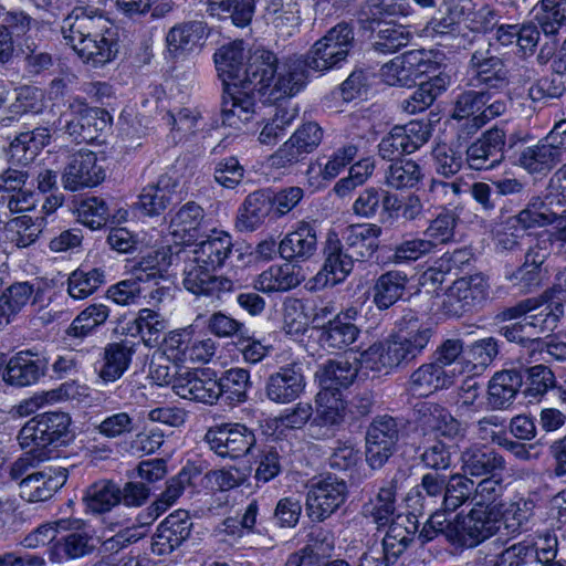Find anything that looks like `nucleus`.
Returning a JSON list of instances; mask_svg holds the SVG:
<instances>
[{
	"instance_id": "obj_1",
	"label": "nucleus",
	"mask_w": 566,
	"mask_h": 566,
	"mask_svg": "<svg viewBox=\"0 0 566 566\" xmlns=\"http://www.w3.org/2000/svg\"><path fill=\"white\" fill-rule=\"evenodd\" d=\"M96 0H76L77 4L63 20L64 40L84 61L103 65L117 53L114 32L103 11L94 7Z\"/></svg>"
},
{
	"instance_id": "obj_2",
	"label": "nucleus",
	"mask_w": 566,
	"mask_h": 566,
	"mask_svg": "<svg viewBox=\"0 0 566 566\" xmlns=\"http://www.w3.org/2000/svg\"><path fill=\"white\" fill-rule=\"evenodd\" d=\"M306 71L301 57L279 64L276 55L263 48L249 51L241 85L264 96V103H275L298 93L305 85Z\"/></svg>"
},
{
	"instance_id": "obj_3",
	"label": "nucleus",
	"mask_w": 566,
	"mask_h": 566,
	"mask_svg": "<svg viewBox=\"0 0 566 566\" xmlns=\"http://www.w3.org/2000/svg\"><path fill=\"white\" fill-rule=\"evenodd\" d=\"M232 247L230 234L223 231H212L206 240L196 244L192 258L184 270L185 289L195 295L218 300L232 292L234 283L230 279L210 273L224 265Z\"/></svg>"
},
{
	"instance_id": "obj_4",
	"label": "nucleus",
	"mask_w": 566,
	"mask_h": 566,
	"mask_svg": "<svg viewBox=\"0 0 566 566\" xmlns=\"http://www.w3.org/2000/svg\"><path fill=\"white\" fill-rule=\"evenodd\" d=\"M396 326L397 331L387 342L398 367L408 365L423 353L433 335V328L412 310L406 311Z\"/></svg>"
},
{
	"instance_id": "obj_5",
	"label": "nucleus",
	"mask_w": 566,
	"mask_h": 566,
	"mask_svg": "<svg viewBox=\"0 0 566 566\" xmlns=\"http://www.w3.org/2000/svg\"><path fill=\"white\" fill-rule=\"evenodd\" d=\"M355 44L354 28L347 22H339L329 29L324 36L317 40L307 52L304 70L311 69L317 72L338 67L346 61Z\"/></svg>"
},
{
	"instance_id": "obj_6",
	"label": "nucleus",
	"mask_w": 566,
	"mask_h": 566,
	"mask_svg": "<svg viewBox=\"0 0 566 566\" xmlns=\"http://www.w3.org/2000/svg\"><path fill=\"white\" fill-rule=\"evenodd\" d=\"M71 417L65 412H44L36 415L25 422L18 434L21 448H34L43 451L49 446L66 444L72 434L70 431Z\"/></svg>"
},
{
	"instance_id": "obj_7",
	"label": "nucleus",
	"mask_w": 566,
	"mask_h": 566,
	"mask_svg": "<svg viewBox=\"0 0 566 566\" xmlns=\"http://www.w3.org/2000/svg\"><path fill=\"white\" fill-rule=\"evenodd\" d=\"M501 527L495 509L473 507L467 515L458 514L447 525V539L460 546L474 547L493 536Z\"/></svg>"
},
{
	"instance_id": "obj_8",
	"label": "nucleus",
	"mask_w": 566,
	"mask_h": 566,
	"mask_svg": "<svg viewBox=\"0 0 566 566\" xmlns=\"http://www.w3.org/2000/svg\"><path fill=\"white\" fill-rule=\"evenodd\" d=\"M489 290L488 279L481 273L460 277L444 292L439 310L448 317H461L481 306Z\"/></svg>"
},
{
	"instance_id": "obj_9",
	"label": "nucleus",
	"mask_w": 566,
	"mask_h": 566,
	"mask_svg": "<svg viewBox=\"0 0 566 566\" xmlns=\"http://www.w3.org/2000/svg\"><path fill=\"white\" fill-rule=\"evenodd\" d=\"M171 264V255L168 250L161 249L143 256L134 262L136 279L146 284L149 305H158L172 298L174 282L168 276V268Z\"/></svg>"
},
{
	"instance_id": "obj_10",
	"label": "nucleus",
	"mask_w": 566,
	"mask_h": 566,
	"mask_svg": "<svg viewBox=\"0 0 566 566\" xmlns=\"http://www.w3.org/2000/svg\"><path fill=\"white\" fill-rule=\"evenodd\" d=\"M348 494L344 480L327 475L312 481L306 494L305 509L312 521L323 522L335 513Z\"/></svg>"
},
{
	"instance_id": "obj_11",
	"label": "nucleus",
	"mask_w": 566,
	"mask_h": 566,
	"mask_svg": "<svg viewBox=\"0 0 566 566\" xmlns=\"http://www.w3.org/2000/svg\"><path fill=\"white\" fill-rule=\"evenodd\" d=\"M399 424L388 415L377 416L366 433V461L371 469H380L394 454L399 440Z\"/></svg>"
},
{
	"instance_id": "obj_12",
	"label": "nucleus",
	"mask_w": 566,
	"mask_h": 566,
	"mask_svg": "<svg viewBox=\"0 0 566 566\" xmlns=\"http://www.w3.org/2000/svg\"><path fill=\"white\" fill-rule=\"evenodd\" d=\"M210 449L222 458L238 459L255 444V436L241 423H221L208 429L205 436Z\"/></svg>"
},
{
	"instance_id": "obj_13",
	"label": "nucleus",
	"mask_w": 566,
	"mask_h": 566,
	"mask_svg": "<svg viewBox=\"0 0 566 566\" xmlns=\"http://www.w3.org/2000/svg\"><path fill=\"white\" fill-rule=\"evenodd\" d=\"M427 123L412 120L403 126H395L378 145L379 156L394 160L405 154H412L430 138Z\"/></svg>"
},
{
	"instance_id": "obj_14",
	"label": "nucleus",
	"mask_w": 566,
	"mask_h": 566,
	"mask_svg": "<svg viewBox=\"0 0 566 566\" xmlns=\"http://www.w3.org/2000/svg\"><path fill=\"white\" fill-rule=\"evenodd\" d=\"M551 254V240L536 238L527 249L524 262L515 270L507 272L505 279L521 293H530L542 283V265Z\"/></svg>"
},
{
	"instance_id": "obj_15",
	"label": "nucleus",
	"mask_w": 566,
	"mask_h": 566,
	"mask_svg": "<svg viewBox=\"0 0 566 566\" xmlns=\"http://www.w3.org/2000/svg\"><path fill=\"white\" fill-rule=\"evenodd\" d=\"M217 376L209 368L179 370L175 394L182 399L214 405L218 401Z\"/></svg>"
},
{
	"instance_id": "obj_16",
	"label": "nucleus",
	"mask_w": 566,
	"mask_h": 566,
	"mask_svg": "<svg viewBox=\"0 0 566 566\" xmlns=\"http://www.w3.org/2000/svg\"><path fill=\"white\" fill-rule=\"evenodd\" d=\"M323 130L316 123L301 126L270 158L271 165L283 168L297 163L312 153L322 142Z\"/></svg>"
},
{
	"instance_id": "obj_17",
	"label": "nucleus",
	"mask_w": 566,
	"mask_h": 566,
	"mask_svg": "<svg viewBox=\"0 0 566 566\" xmlns=\"http://www.w3.org/2000/svg\"><path fill=\"white\" fill-rule=\"evenodd\" d=\"M104 178L105 174L97 164L96 154L90 150H80L69 157L61 179L66 190L76 191L85 187H94Z\"/></svg>"
},
{
	"instance_id": "obj_18",
	"label": "nucleus",
	"mask_w": 566,
	"mask_h": 566,
	"mask_svg": "<svg viewBox=\"0 0 566 566\" xmlns=\"http://www.w3.org/2000/svg\"><path fill=\"white\" fill-rule=\"evenodd\" d=\"M505 132L493 127L484 132L467 149V164L473 170H490L504 159Z\"/></svg>"
},
{
	"instance_id": "obj_19",
	"label": "nucleus",
	"mask_w": 566,
	"mask_h": 566,
	"mask_svg": "<svg viewBox=\"0 0 566 566\" xmlns=\"http://www.w3.org/2000/svg\"><path fill=\"white\" fill-rule=\"evenodd\" d=\"M49 360L32 350H20L6 364L3 380L14 387L36 384L46 373Z\"/></svg>"
},
{
	"instance_id": "obj_20",
	"label": "nucleus",
	"mask_w": 566,
	"mask_h": 566,
	"mask_svg": "<svg viewBox=\"0 0 566 566\" xmlns=\"http://www.w3.org/2000/svg\"><path fill=\"white\" fill-rule=\"evenodd\" d=\"M305 376L301 364L292 363L271 374L265 384V396L275 403L296 400L305 389Z\"/></svg>"
},
{
	"instance_id": "obj_21",
	"label": "nucleus",
	"mask_w": 566,
	"mask_h": 566,
	"mask_svg": "<svg viewBox=\"0 0 566 566\" xmlns=\"http://www.w3.org/2000/svg\"><path fill=\"white\" fill-rule=\"evenodd\" d=\"M324 264L315 281L323 286L344 282L354 269L355 260L336 234L328 235L324 247Z\"/></svg>"
},
{
	"instance_id": "obj_22",
	"label": "nucleus",
	"mask_w": 566,
	"mask_h": 566,
	"mask_svg": "<svg viewBox=\"0 0 566 566\" xmlns=\"http://www.w3.org/2000/svg\"><path fill=\"white\" fill-rule=\"evenodd\" d=\"M67 480V471L62 467H48L32 472L19 483L20 496L31 503L43 502L53 496Z\"/></svg>"
},
{
	"instance_id": "obj_23",
	"label": "nucleus",
	"mask_w": 566,
	"mask_h": 566,
	"mask_svg": "<svg viewBox=\"0 0 566 566\" xmlns=\"http://www.w3.org/2000/svg\"><path fill=\"white\" fill-rule=\"evenodd\" d=\"M469 72L470 84L484 85L492 90H503L509 85L507 70L503 60L493 55L490 50H476L472 53Z\"/></svg>"
},
{
	"instance_id": "obj_24",
	"label": "nucleus",
	"mask_w": 566,
	"mask_h": 566,
	"mask_svg": "<svg viewBox=\"0 0 566 566\" xmlns=\"http://www.w3.org/2000/svg\"><path fill=\"white\" fill-rule=\"evenodd\" d=\"M317 230L314 223L298 221L279 243L281 258L289 262H305L316 254Z\"/></svg>"
},
{
	"instance_id": "obj_25",
	"label": "nucleus",
	"mask_w": 566,
	"mask_h": 566,
	"mask_svg": "<svg viewBox=\"0 0 566 566\" xmlns=\"http://www.w3.org/2000/svg\"><path fill=\"white\" fill-rule=\"evenodd\" d=\"M255 113V94L242 85L226 86L222 101V125L240 129Z\"/></svg>"
},
{
	"instance_id": "obj_26",
	"label": "nucleus",
	"mask_w": 566,
	"mask_h": 566,
	"mask_svg": "<svg viewBox=\"0 0 566 566\" xmlns=\"http://www.w3.org/2000/svg\"><path fill=\"white\" fill-rule=\"evenodd\" d=\"M192 523L187 511L169 514L158 526L151 544L157 555H167L179 547L190 535Z\"/></svg>"
},
{
	"instance_id": "obj_27",
	"label": "nucleus",
	"mask_w": 566,
	"mask_h": 566,
	"mask_svg": "<svg viewBox=\"0 0 566 566\" xmlns=\"http://www.w3.org/2000/svg\"><path fill=\"white\" fill-rule=\"evenodd\" d=\"M461 473L468 478L496 476L506 468L504 458L494 450L472 444L460 454Z\"/></svg>"
},
{
	"instance_id": "obj_28",
	"label": "nucleus",
	"mask_w": 566,
	"mask_h": 566,
	"mask_svg": "<svg viewBox=\"0 0 566 566\" xmlns=\"http://www.w3.org/2000/svg\"><path fill=\"white\" fill-rule=\"evenodd\" d=\"M179 186L177 178L165 174L161 175L156 184L143 188L137 208L149 217L161 214L176 199V191Z\"/></svg>"
},
{
	"instance_id": "obj_29",
	"label": "nucleus",
	"mask_w": 566,
	"mask_h": 566,
	"mask_svg": "<svg viewBox=\"0 0 566 566\" xmlns=\"http://www.w3.org/2000/svg\"><path fill=\"white\" fill-rule=\"evenodd\" d=\"M552 206V196H545V198L533 196L524 209L507 219V224H512V228L516 227L525 234L533 229L556 223L559 220V213L554 211Z\"/></svg>"
},
{
	"instance_id": "obj_30",
	"label": "nucleus",
	"mask_w": 566,
	"mask_h": 566,
	"mask_svg": "<svg viewBox=\"0 0 566 566\" xmlns=\"http://www.w3.org/2000/svg\"><path fill=\"white\" fill-rule=\"evenodd\" d=\"M381 228L374 223L348 226L342 234L344 247L355 261L373 256L379 247Z\"/></svg>"
},
{
	"instance_id": "obj_31",
	"label": "nucleus",
	"mask_w": 566,
	"mask_h": 566,
	"mask_svg": "<svg viewBox=\"0 0 566 566\" xmlns=\"http://www.w3.org/2000/svg\"><path fill=\"white\" fill-rule=\"evenodd\" d=\"M248 56L242 40L222 45L216 52V66L226 86L241 85L248 64Z\"/></svg>"
},
{
	"instance_id": "obj_32",
	"label": "nucleus",
	"mask_w": 566,
	"mask_h": 566,
	"mask_svg": "<svg viewBox=\"0 0 566 566\" xmlns=\"http://www.w3.org/2000/svg\"><path fill=\"white\" fill-rule=\"evenodd\" d=\"M461 374V368L457 370L453 367L450 370H443L441 365L433 360L419 366L410 375L409 384L413 391H418L420 395H428L449 388Z\"/></svg>"
},
{
	"instance_id": "obj_33",
	"label": "nucleus",
	"mask_w": 566,
	"mask_h": 566,
	"mask_svg": "<svg viewBox=\"0 0 566 566\" xmlns=\"http://www.w3.org/2000/svg\"><path fill=\"white\" fill-rule=\"evenodd\" d=\"M359 361L356 356H343L324 363L316 373L326 390H339L352 386L358 377Z\"/></svg>"
},
{
	"instance_id": "obj_34",
	"label": "nucleus",
	"mask_w": 566,
	"mask_h": 566,
	"mask_svg": "<svg viewBox=\"0 0 566 566\" xmlns=\"http://www.w3.org/2000/svg\"><path fill=\"white\" fill-rule=\"evenodd\" d=\"M263 18L281 36H291L301 23L300 0H266Z\"/></svg>"
},
{
	"instance_id": "obj_35",
	"label": "nucleus",
	"mask_w": 566,
	"mask_h": 566,
	"mask_svg": "<svg viewBox=\"0 0 566 566\" xmlns=\"http://www.w3.org/2000/svg\"><path fill=\"white\" fill-rule=\"evenodd\" d=\"M405 476L403 472H397L377 492L374 499L364 504L363 514L371 517L378 526H385L392 522L396 512V492L398 484Z\"/></svg>"
},
{
	"instance_id": "obj_36",
	"label": "nucleus",
	"mask_w": 566,
	"mask_h": 566,
	"mask_svg": "<svg viewBox=\"0 0 566 566\" xmlns=\"http://www.w3.org/2000/svg\"><path fill=\"white\" fill-rule=\"evenodd\" d=\"M50 139L51 133L48 127H36L33 130L20 133L10 143L8 150L10 161L21 166L28 165L50 143Z\"/></svg>"
},
{
	"instance_id": "obj_37",
	"label": "nucleus",
	"mask_w": 566,
	"mask_h": 566,
	"mask_svg": "<svg viewBox=\"0 0 566 566\" xmlns=\"http://www.w3.org/2000/svg\"><path fill=\"white\" fill-rule=\"evenodd\" d=\"M522 386V377L515 370H502L496 373L488 386V406L492 410H503L509 408L520 388Z\"/></svg>"
},
{
	"instance_id": "obj_38",
	"label": "nucleus",
	"mask_w": 566,
	"mask_h": 566,
	"mask_svg": "<svg viewBox=\"0 0 566 566\" xmlns=\"http://www.w3.org/2000/svg\"><path fill=\"white\" fill-rule=\"evenodd\" d=\"M273 210L272 197L264 191L250 193L239 211L235 228L242 232L258 229Z\"/></svg>"
},
{
	"instance_id": "obj_39",
	"label": "nucleus",
	"mask_w": 566,
	"mask_h": 566,
	"mask_svg": "<svg viewBox=\"0 0 566 566\" xmlns=\"http://www.w3.org/2000/svg\"><path fill=\"white\" fill-rule=\"evenodd\" d=\"M31 300L36 301L34 284L17 282L7 287L0 296V329L9 325Z\"/></svg>"
},
{
	"instance_id": "obj_40",
	"label": "nucleus",
	"mask_w": 566,
	"mask_h": 566,
	"mask_svg": "<svg viewBox=\"0 0 566 566\" xmlns=\"http://www.w3.org/2000/svg\"><path fill=\"white\" fill-rule=\"evenodd\" d=\"M408 276L402 271H388L381 274L373 287V302L384 311L396 304L405 294Z\"/></svg>"
},
{
	"instance_id": "obj_41",
	"label": "nucleus",
	"mask_w": 566,
	"mask_h": 566,
	"mask_svg": "<svg viewBox=\"0 0 566 566\" xmlns=\"http://www.w3.org/2000/svg\"><path fill=\"white\" fill-rule=\"evenodd\" d=\"M416 530V523L410 521L409 517L398 516L390 522L379 547L394 564L412 542Z\"/></svg>"
},
{
	"instance_id": "obj_42",
	"label": "nucleus",
	"mask_w": 566,
	"mask_h": 566,
	"mask_svg": "<svg viewBox=\"0 0 566 566\" xmlns=\"http://www.w3.org/2000/svg\"><path fill=\"white\" fill-rule=\"evenodd\" d=\"M134 353V344L129 342L111 343L106 345L99 377L107 382L119 379L128 369Z\"/></svg>"
},
{
	"instance_id": "obj_43",
	"label": "nucleus",
	"mask_w": 566,
	"mask_h": 566,
	"mask_svg": "<svg viewBox=\"0 0 566 566\" xmlns=\"http://www.w3.org/2000/svg\"><path fill=\"white\" fill-rule=\"evenodd\" d=\"M564 314L560 302L553 301H532V308L524 321L533 335L553 332L558 324L559 318Z\"/></svg>"
},
{
	"instance_id": "obj_44",
	"label": "nucleus",
	"mask_w": 566,
	"mask_h": 566,
	"mask_svg": "<svg viewBox=\"0 0 566 566\" xmlns=\"http://www.w3.org/2000/svg\"><path fill=\"white\" fill-rule=\"evenodd\" d=\"M302 282L294 265L285 263L272 265L263 271L255 281V287L264 293L286 292Z\"/></svg>"
},
{
	"instance_id": "obj_45",
	"label": "nucleus",
	"mask_w": 566,
	"mask_h": 566,
	"mask_svg": "<svg viewBox=\"0 0 566 566\" xmlns=\"http://www.w3.org/2000/svg\"><path fill=\"white\" fill-rule=\"evenodd\" d=\"M203 209L195 203L187 202L171 218L169 229L171 234L181 242H188L195 238V232L201 226Z\"/></svg>"
},
{
	"instance_id": "obj_46",
	"label": "nucleus",
	"mask_w": 566,
	"mask_h": 566,
	"mask_svg": "<svg viewBox=\"0 0 566 566\" xmlns=\"http://www.w3.org/2000/svg\"><path fill=\"white\" fill-rule=\"evenodd\" d=\"M95 539L85 532H73L57 539L52 549V559L63 562L83 557L95 548Z\"/></svg>"
},
{
	"instance_id": "obj_47",
	"label": "nucleus",
	"mask_w": 566,
	"mask_h": 566,
	"mask_svg": "<svg viewBox=\"0 0 566 566\" xmlns=\"http://www.w3.org/2000/svg\"><path fill=\"white\" fill-rule=\"evenodd\" d=\"M559 160L558 151L552 149L545 140L526 147L518 158L520 165L530 174H545L552 170Z\"/></svg>"
},
{
	"instance_id": "obj_48",
	"label": "nucleus",
	"mask_w": 566,
	"mask_h": 566,
	"mask_svg": "<svg viewBox=\"0 0 566 566\" xmlns=\"http://www.w3.org/2000/svg\"><path fill=\"white\" fill-rule=\"evenodd\" d=\"M105 283V272L98 268H80L67 279V293L74 300L92 295Z\"/></svg>"
},
{
	"instance_id": "obj_49",
	"label": "nucleus",
	"mask_w": 566,
	"mask_h": 566,
	"mask_svg": "<svg viewBox=\"0 0 566 566\" xmlns=\"http://www.w3.org/2000/svg\"><path fill=\"white\" fill-rule=\"evenodd\" d=\"M109 316V308L102 303H93L85 307L71 323L66 335L75 338H84L91 335L98 326L103 325Z\"/></svg>"
},
{
	"instance_id": "obj_50",
	"label": "nucleus",
	"mask_w": 566,
	"mask_h": 566,
	"mask_svg": "<svg viewBox=\"0 0 566 566\" xmlns=\"http://www.w3.org/2000/svg\"><path fill=\"white\" fill-rule=\"evenodd\" d=\"M218 399L224 397L230 403H241L248 398L250 374L243 368H231L217 378Z\"/></svg>"
},
{
	"instance_id": "obj_51",
	"label": "nucleus",
	"mask_w": 566,
	"mask_h": 566,
	"mask_svg": "<svg viewBox=\"0 0 566 566\" xmlns=\"http://www.w3.org/2000/svg\"><path fill=\"white\" fill-rule=\"evenodd\" d=\"M358 334V327L352 322L344 321L338 314L323 326L321 342L328 348L343 349L353 344Z\"/></svg>"
},
{
	"instance_id": "obj_52",
	"label": "nucleus",
	"mask_w": 566,
	"mask_h": 566,
	"mask_svg": "<svg viewBox=\"0 0 566 566\" xmlns=\"http://www.w3.org/2000/svg\"><path fill=\"white\" fill-rule=\"evenodd\" d=\"M167 328L166 319L151 308H142L128 327L130 335H139L147 346L158 343L160 335Z\"/></svg>"
},
{
	"instance_id": "obj_53",
	"label": "nucleus",
	"mask_w": 566,
	"mask_h": 566,
	"mask_svg": "<svg viewBox=\"0 0 566 566\" xmlns=\"http://www.w3.org/2000/svg\"><path fill=\"white\" fill-rule=\"evenodd\" d=\"M534 20L545 35H555L566 27V6L555 0H541L533 8Z\"/></svg>"
},
{
	"instance_id": "obj_54",
	"label": "nucleus",
	"mask_w": 566,
	"mask_h": 566,
	"mask_svg": "<svg viewBox=\"0 0 566 566\" xmlns=\"http://www.w3.org/2000/svg\"><path fill=\"white\" fill-rule=\"evenodd\" d=\"M83 500L92 512H107L120 502V489L112 481H98L87 488Z\"/></svg>"
},
{
	"instance_id": "obj_55",
	"label": "nucleus",
	"mask_w": 566,
	"mask_h": 566,
	"mask_svg": "<svg viewBox=\"0 0 566 566\" xmlns=\"http://www.w3.org/2000/svg\"><path fill=\"white\" fill-rule=\"evenodd\" d=\"M205 30V24L199 21L172 27L166 36L168 50L172 53L192 50L203 39Z\"/></svg>"
},
{
	"instance_id": "obj_56",
	"label": "nucleus",
	"mask_w": 566,
	"mask_h": 566,
	"mask_svg": "<svg viewBox=\"0 0 566 566\" xmlns=\"http://www.w3.org/2000/svg\"><path fill=\"white\" fill-rule=\"evenodd\" d=\"M448 476L446 474H441L439 472H429L422 475L421 483L419 484V490L417 491L416 497H408V502H413V504H409V506H413L420 503L419 514H423L426 511V506L430 504L436 505L438 501H442L446 488H447Z\"/></svg>"
},
{
	"instance_id": "obj_57",
	"label": "nucleus",
	"mask_w": 566,
	"mask_h": 566,
	"mask_svg": "<svg viewBox=\"0 0 566 566\" xmlns=\"http://www.w3.org/2000/svg\"><path fill=\"white\" fill-rule=\"evenodd\" d=\"M473 494V480L463 473H453L448 476L441 509L443 512H454L467 502H472Z\"/></svg>"
},
{
	"instance_id": "obj_58",
	"label": "nucleus",
	"mask_w": 566,
	"mask_h": 566,
	"mask_svg": "<svg viewBox=\"0 0 566 566\" xmlns=\"http://www.w3.org/2000/svg\"><path fill=\"white\" fill-rule=\"evenodd\" d=\"M491 95L485 91H465L461 93L455 102L452 117L464 120L461 130L465 134L471 129V118L482 111L490 102Z\"/></svg>"
},
{
	"instance_id": "obj_59",
	"label": "nucleus",
	"mask_w": 566,
	"mask_h": 566,
	"mask_svg": "<svg viewBox=\"0 0 566 566\" xmlns=\"http://www.w3.org/2000/svg\"><path fill=\"white\" fill-rule=\"evenodd\" d=\"M420 411L424 424L442 436L455 438L463 434L462 424L446 408L437 403H424Z\"/></svg>"
},
{
	"instance_id": "obj_60",
	"label": "nucleus",
	"mask_w": 566,
	"mask_h": 566,
	"mask_svg": "<svg viewBox=\"0 0 566 566\" xmlns=\"http://www.w3.org/2000/svg\"><path fill=\"white\" fill-rule=\"evenodd\" d=\"M410 10L407 0H368L360 9V19L376 22L386 18L407 17Z\"/></svg>"
},
{
	"instance_id": "obj_61",
	"label": "nucleus",
	"mask_w": 566,
	"mask_h": 566,
	"mask_svg": "<svg viewBox=\"0 0 566 566\" xmlns=\"http://www.w3.org/2000/svg\"><path fill=\"white\" fill-rule=\"evenodd\" d=\"M423 178L422 168L413 160L391 164L385 175L386 185L394 189L415 187Z\"/></svg>"
},
{
	"instance_id": "obj_62",
	"label": "nucleus",
	"mask_w": 566,
	"mask_h": 566,
	"mask_svg": "<svg viewBox=\"0 0 566 566\" xmlns=\"http://www.w3.org/2000/svg\"><path fill=\"white\" fill-rule=\"evenodd\" d=\"M410 41V33L403 25L386 22L377 31L373 48L376 52L391 54L406 46Z\"/></svg>"
},
{
	"instance_id": "obj_63",
	"label": "nucleus",
	"mask_w": 566,
	"mask_h": 566,
	"mask_svg": "<svg viewBox=\"0 0 566 566\" xmlns=\"http://www.w3.org/2000/svg\"><path fill=\"white\" fill-rule=\"evenodd\" d=\"M357 151L358 149L355 145H345L335 150L325 163L322 159H317L315 164L308 167V174L318 172L324 179H334L355 159Z\"/></svg>"
},
{
	"instance_id": "obj_64",
	"label": "nucleus",
	"mask_w": 566,
	"mask_h": 566,
	"mask_svg": "<svg viewBox=\"0 0 566 566\" xmlns=\"http://www.w3.org/2000/svg\"><path fill=\"white\" fill-rule=\"evenodd\" d=\"M538 559V549L532 542H518L495 556L493 566H528Z\"/></svg>"
}]
</instances>
